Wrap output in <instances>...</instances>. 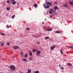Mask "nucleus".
Returning <instances> with one entry per match:
<instances>
[{
	"label": "nucleus",
	"mask_w": 73,
	"mask_h": 73,
	"mask_svg": "<svg viewBox=\"0 0 73 73\" xmlns=\"http://www.w3.org/2000/svg\"><path fill=\"white\" fill-rule=\"evenodd\" d=\"M54 48H55V46H52L50 48L51 50H53V49H54Z\"/></svg>",
	"instance_id": "obj_6"
},
{
	"label": "nucleus",
	"mask_w": 73,
	"mask_h": 73,
	"mask_svg": "<svg viewBox=\"0 0 73 73\" xmlns=\"http://www.w3.org/2000/svg\"><path fill=\"white\" fill-rule=\"evenodd\" d=\"M54 4H57V2H54Z\"/></svg>",
	"instance_id": "obj_36"
},
{
	"label": "nucleus",
	"mask_w": 73,
	"mask_h": 73,
	"mask_svg": "<svg viewBox=\"0 0 73 73\" xmlns=\"http://www.w3.org/2000/svg\"><path fill=\"white\" fill-rule=\"evenodd\" d=\"M4 45V43L1 44V46H3Z\"/></svg>",
	"instance_id": "obj_27"
},
{
	"label": "nucleus",
	"mask_w": 73,
	"mask_h": 73,
	"mask_svg": "<svg viewBox=\"0 0 73 73\" xmlns=\"http://www.w3.org/2000/svg\"><path fill=\"white\" fill-rule=\"evenodd\" d=\"M28 54H26L25 55V58L26 57H28Z\"/></svg>",
	"instance_id": "obj_20"
},
{
	"label": "nucleus",
	"mask_w": 73,
	"mask_h": 73,
	"mask_svg": "<svg viewBox=\"0 0 73 73\" xmlns=\"http://www.w3.org/2000/svg\"><path fill=\"white\" fill-rule=\"evenodd\" d=\"M12 1H15V0H12Z\"/></svg>",
	"instance_id": "obj_41"
},
{
	"label": "nucleus",
	"mask_w": 73,
	"mask_h": 73,
	"mask_svg": "<svg viewBox=\"0 0 73 73\" xmlns=\"http://www.w3.org/2000/svg\"><path fill=\"white\" fill-rule=\"evenodd\" d=\"M46 5H47V4H49L50 6H52V4H51V3L49 2H46Z\"/></svg>",
	"instance_id": "obj_4"
},
{
	"label": "nucleus",
	"mask_w": 73,
	"mask_h": 73,
	"mask_svg": "<svg viewBox=\"0 0 73 73\" xmlns=\"http://www.w3.org/2000/svg\"><path fill=\"white\" fill-rule=\"evenodd\" d=\"M43 6L45 8H49V5H47V6H46L45 5V4H43Z\"/></svg>",
	"instance_id": "obj_3"
},
{
	"label": "nucleus",
	"mask_w": 73,
	"mask_h": 73,
	"mask_svg": "<svg viewBox=\"0 0 73 73\" xmlns=\"http://www.w3.org/2000/svg\"><path fill=\"white\" fill-rule=\"evenodd\" d=\"M16 3V1H14L12 3V4H15Z\"/></svg>",
	"instance_id": "obj_13"
},
{
	"label": "nucleus",
	"mask_w": 73,
	"mask_h": 73,
	"mask_svg": "<svg viewBox=\"0 0 73 73\" xmlns=\"http://www.w3.org/2000/svg\"><path fill=\"white\" fill-rule=\"evenodd\" d=\"M50 10L51 11H49V13H50V14H52V12H53V10H52L51 9H50Z\"/></svg>",
	"instance_id": "obj_5"
},
{
	"label": "nucleus",
	"mask_w": 73,
	"mask_h": 73,
	"mask_svg": "<svg viewBox=\"0 0 73 73\" xmlns=\"http://www.w3.org/2000/svg\"><path fill=\"white\" fill-rule=\"evenodd\" d=\"M52 29H47L46 31H52Z\"/></svg>",
	"instance_id": "obj_14"
},
{
	"label": "nucleus",
	"mask_w": 73,
	"mask_h": 73,
	"mask_svg": "<svg viewBox=\"0 0 73 73\" xmlns=\"http://www.w3.org/2000/svg\"><path fill=\"white\" fill-rule=\"evenodd\" d=\"M34 6L35 7H37V5L36 3H35L34 4Z\"/></svg>",
	"instance_id": "obj_15"
},
{
	"label": "nucleus",
	"mask_w": 73,
	"mask_h": 73,
	"mask_svg": "<svg viewBox=\"0 0 73 73\" xmlns=\"http://www.w3.org/2000/svg\"><path fill=\"white\" fill-rule=\"evenodd\" d=\"M6 9L7 10V11H9V9H10V8H8Z\"/></svg>",
	"instance_id": "obj_29"
},
{
	"label": "nucleus",
	"mask_w": 73,
	"mask_h": 73,
	"mask_svg": "<svg viewBox=\"0 0 73 73\" xmlns=\"http://www.w3.org/2000/svg\"><path fill=\"white\" fill-rule=\"evenodd\" d=\"M6 2L7 3H10V1H7Z\"/></svg>",
	"instance_id": "obj_28"
},
{
	"label": "nucleus",
	"mask_w": 73,
	"mask_h": 73,
	"mask_svg": "<svg viewBox=\"0 0 73 73\" xmlns=\"http://www.w3.org/2000/svg\"><path fill=\"white\" fill-rule=\"evenodd\" d=\"M29 60H33L32 58H29Z\"/></svg>",
	"instance_id": "obj_26"
},
{
	"label": "nucleus",
	"mask_w": 73,
	"mask_h": 73,
	"mask_svg": "<svg viewBox=\"0 0 73 73\" xmlns=\"http://www.w3.org/2000/svg\"><path fill=\"white\" fill-rule=\"evenodd\" d=\"M40 53H41V51H37L36 52V55L37 56H40Z\"/></svg>",
	"instance_id": "obj_1"
},
{
	"label": "nucleus",
	"mask_w": 73,
	"mask_h": 73,
	"mask_svg": "<svg viewBox=\"0 0 73 73\" xmlns=\"http://www.w3.org/2000/svg\"><path fill=\"white\" fill-rule=\"evenodd\" d=\"M10 69L11 70H15V67L13 66H10Z\"/></svg>",
	"instance_id": "obj_2"
},
{
	"label": "nucleus",
	"mask_w": 73,
	"mask_h": 73,
	"mask_svg": "<svg viewBox=\"0 0 73 73\" xmlns=\"http://www.w3.org/2000/svg\"><path fill=\"white\" fill-rule=\"evenodd\" d=\"M20 54L22 56V57H23V52H21V53H20Z\"/></svg>",
	"instance_id": "obj_24"
},
{
	"label": "nucleus",
	"mask_w": 73,
	"mask_h": 73,
	"mask_svg": "<svg viewBox=\"0 0 73 73\" xmlns=\"http://www.w3.org/2000/svg\"><path fill=\"white\" fill-rule=\"evenodd\" d=\"M18 48H19V47L17 46H15L13 47V48L15 49H18Z\"/></svg>",
	"instance_id": "obj_8"
},
{
	"label": "nucleus",
	"mask_w": 73,
	"mask_h": 73,
	"mask_svg": "<svg viewBox=\"0 0 73 73\" xmlns=\"http://www.w3.org/2000/svg\"><path fill=\"white\" fill-rule=\"evenodd\" d=\"M27 30H29V28H26Z\"/></svg>",
	"instance_id": "obj_34"
},
{
	"label": "nucleus",
	"mask_w": 73,
	"mask_h": 73,
	"mask_svg": "<svg viewBox=\"0 0 73 73\" xmlns=\"http://www.w3.org/2000/svg\"><path fill=\"white\" fill-rule=\"evenodd\" d=\"M40 42H37V44H40Z\"/></svg>",
	"instance_id": "obj_38"
},
{
	"label": "nucleus",
	"mask_w": 73,
	"mask_h": 73,
	"mask_svg": "<svg viewBox=\"0 0 73 73\" xmlns=\"http://www.w3.org/2000/svg\"><path fill=\"white\" fill-rule=\"evenodd\" d=\"M29 54L30 56H32V53L31 51H29Z\"/></svg>",
	"instance_id": "obj_12"
},
{
	"label": "nucleus",
	"mask_w": 73,
	"mask_h": 73,
	"mask_svg": "<svg viewBox=\"0 0 73 73\" xmlns=\"http://www.w3.org/2000/svg\"><path fill=\"white\" fill-rule=\"evenodd\" d=\"M13 58H15V56H13Z\"/></svg>",
	"instance_id": "obj_43"
},
{
	"label": "nucleus",
	"mask_w": 73,
	"mask_h": 73,
	"mask_svg": "<svg viewBox=\"0 0 73 73\" xmlns=\"http://www.w3.org/2000/svg\"><path fill=\"white\" fill-rule=\"evenodd\" d=\"M60 52L61 53V54H62L63 53V52H62V49H61L60 50Z\"/></svg>",
	"instance_id": "obj_17"
},
{
	"label": "nucleus",
	"mask_w": 73,
	"mask_h": 73,
	"mask_svg": "<svg viewBox=\"0 0 73 73\" xmlns=\"http://www.w3.org/2000/svg\"><path fill=\"white\" fill-rule=\"evenodd\" d=\"M2 60H4V59L3 58L2 59Z\"/></svg>",
	"instance_id": "obj_40"
},
{
	"label": "nucleus",
	"mask_w": 73,
	"mask_h": 73,
	"mask_svg": "<svg viewBox=\"0 0 73 73\" xmlns=\"http://www.w3.org/2000/svg\"><path fill=\"white\" fill-rule=\"evenodd\" d=\"M34 73H39V71H34Z\"/></svg>",
	"instance_id": "obj_21"
},
{
	"label": "nucleus",
	"mask_w": 73,
	"mask_h": 73,
	"mask_svg": "<svg viewBox=\"0 0 73 73\" xmlns=\"http://www.w3.org/2000/svg\"><path fill=\"white\" fill-rule=\"evenodd\" d=\"M44 22H43V23H42V24H44Z\"/></svg>",
	"instance_id": "obj_42"
},
{
	"label": "nucleus",
	"mask_w": 73,
	"mask_h": 73,
	"mask_svg": "<svg viewBox=\"0 0 73 73\" xmlns=\"http://www.w3.org/2000/svg\"><path fill=\"white\" fill-rule=\"evenodd\" d=\"M60 68H61V69H64V68H62V67H60Z\"/></svg>",
	"instance_id": "obj_35"
},
{
	"label": "nucleus",
	"mask_w": 73,
	"mask_h": 73,
	"mask_svg": "<svg viewBox=\"0 0 73 73\" xmlns=\"http://www.w3.org/2000/svg\"><path fill=\"white\" fill-rule=\"evenodd\" d=\"M68 48H73V46H69L68 47Z\"/></svg>",
	"instance_id": "obj_23"
},
{
	"label": "nucleus",
	"mask_w": 73,
	"mask_h": 73,
	"mask_svg": "<svg viewBox=\"0 0 73 73\" xmlns=\"http://www.w3.org/2000/svg\"><path fill=\"white\" fill-rule=\"evenodd\" d=\"M56 33H60V31H57L55 32Z\"/></svg>",
	"instance_id": "obj_10"
},
{
	"label": "nucleus",
	"mask_w": 73,
	"mask_h": 73,
	"mask_svg": "<svg viewBox=\"0 0 73 73\" xmlns=\"http://www.w3.org/2000/svg\"><path fill=\"white\" fill-rule=\"evenodd\" d=\"M0 34L2 36H5V34H4V33H1Z\"/></svg>",
	"instance_id": "obj_19"
},
{
	"label": "nucleus",
	"mask_w": 73,
	"mask_h": 73,
	"mask_svg": "<svg viewBox=\"0 0 73 73\" xmlns=\"http://www.w3.org/2000/svg\"><path fill=\"white\" fill-rule=\"evenodd\" d=\"M0 73H2V72H0Z\"/></svg>",
	"instance_id": "obj_44"
},
{
	"label": "nucleus",
	"mask_w": 73,
	"mask_h": 73,
	"mask_svg": "<svg viewBox=\"0 0 73 73\" xmlns=\"http://www.w3.org/2000/svg\"><path fill=\"white\" fill-rule=\"evenodd\" d=\"M70 4H71V5H73V0L72 1V2H69Z\"/></svg>",
	"instance_id": "obj_22"
},
{
	"label": "nucleus",
	"mask_w": 73,
	"mask_h": 73,
	"mask_svg": "<svg viewBox=\"0 0 73 73\" xmlns=\"http://www.w3.org/2000/svg\"><path fill=\"white\" fill-rule=\"evenodd\" d=\"M67 65H69V66H72V64L70 63L67 64Z\"/></svg>",
	"instance_id": "obj_18"
},
{
	"label": "nucleus",
	"mask_w": 73,
	"mask_h": 73,
	"mask_svg": "<svg viewBox=\"0 0 73 73\" xmlns=\"http://www.w3.org/2000/svg\"><path fill=\"white\" fill-rule=\"evenodd\" d=\"M50 17H51V18H52V15H50Z\"/></svg>",
	"instance_id": "obj_37"
},
{
	"label": "nucleus",
	"mask_w": 73,
	"mask_h": 73,
	"mask_svg": "<svg viewBox=\"0 0 73 73\" xmlns=\"http://www.w3.org/2000/svg\"><path fill=\"white\" fill-rule=\"evenodd\" d=\"M15 17V15H13L12 16V18L13 19H14V18Z\"/></svg>",
	"instance_id": "obj_30"
},
{
	"label": "nucleus",
	"mask_w": 73,
	"mask_h": 73,
	"mask_svg": "<svg viewBox=\"0 0 73 73\" xmlns=\"http://www.w3.org/2000/svg\"><path fill=\"white\" fill-rule=\"evenodd\" d=\"M7 44L8 45H10V44H9V42H7Z\"/></svg>",
	"instance_id": "obj_31"
},
{
	"label": "nucleus",
	"mask_w": 73,
	"mask_h": 73,
	"mask_svg": "<svg viewBox=\"0 0 73 73\" xmlns=\"http://www.w3.org/2000/svg\"><path fill=\"white\" fill-rule=\"evenodd\" d=\"M49 38V36H47L45 37V39L46 40V39H48V38Z\"/></svg>",
	"instance_id": "obj_25"
},
{
	"label": "nucleus",
	"mask_w": 73,
	"mask_h": 73,
	"mask_svg": "<svg viewBox=\"0 0 73 73\" xmlns=\"http://www.w3.org/2000/svg\"><path fill=\"white\" fill-rule=\"evenodd\" d=\"M23 61H27V60L25 58H23Z\"/></svg>",
	"instance_id": "obj_11"
},
{
	"label": "nucleus",
	"mask_w": 73,
	"mask_h": 73,
	"mask_svg": "<svg viewBox=\"0 0 73 73\" xmlns=\"http://www.w3.org/2000/svg\"><path fill=\"white\" fill-rule=\"evenodd\" d=\"M54 8L55 10L58 9V7H54Z\"/></svg>",
	"instance_id": "obj_16"
},
{
	"label": "nucleus",
	"mask_w": 73,
	"mask_h": 73,
	"mask_svg": "<svg viewBox=\"0 0 73 73\" xmlns=\"http://www.w3.org/2000/svg\"><path fill=\"white\" fill-rule=\"evenodd\" d=\"M37 50L36 49H34L32 50V52H33V53H34L36 52H37Z\"/></svg>",
	"instance_id": "obj_7"
},
{
	"label": "nucleus",
	"mask_w": 73,
	"mask_h": 73,
	"mask_svg": "<svg viewBox=\"0 0 73 73\" xmlns=\"http://www.w3.org/2000/svg\"><path fill=\"white\" fill-rule=\"evenodd\" d=\"M31 69H29L28 70L27 72L26 73H31Z\"/></svg>",
	"instance_id": "obj_9"
},
{
	"label": "nucleus",
	"mask_w": 73,
	"mask_h": 73,
	"mask_svg": "<svg viewBox=\"0 0 73 73\" xmlns=\"http://www.w3.org/2000/svg\"><path fill=\"white\" fill-rule=\"evenodd\" d=\"M59 67H60V68L61 67V65H60V64H59Z\"/></svg>",
	"instance_id": "obj_39"
},
{
	"label": "nucleus",
	"mask_w": 73,
	"mask_h": 73,
	"mask_svg": "<svg viewBox=\"0 0 73 73\" xmlns=\"http://www.w3.org/2000/svg\"><path fill=\"white\" fill-rule=\"evenodd\" d=\"M45 20H46V19H45Z\"/></svg>",
	"instance_id": "obj_45"
},
{
	"label": "nucleus",
	"mask_w": 73,
	"mask_h": 73,
	"mask_svg": "<svg viewBox=\"0 0 73 73\" xmlns=\"http://www.w3.org/2000/svg\"><path fill=\"white\" fill-rule=\"evenodd\" d=\"M7 27L8 28H9V27L8 26V25H7Z\"/></svg>",
	"instance_id": "obj_33"
},
{
	"label": "nucleus",
	"mask_w": 73,
	"mask_h": 73,
	"mask_svg": "<svg viewBox=\"0 0 73 73\" xmlns=\"http://www.w3.org/2000/svg\"><path fill=\"white\" fill-rule=\"evenodd\" d=\"M64 7H67V5H64Z\"/></svg>",
	"instance_id": "obj_32"
}]
</instances>
